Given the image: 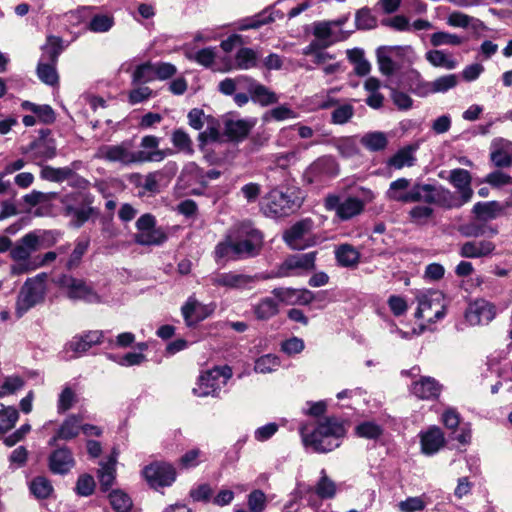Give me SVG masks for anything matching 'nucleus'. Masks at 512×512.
Masks as SVG:
<instances>
[{
  "label": "nucleus",
  "instance_id": "b1692460",
  "mask_svg": "<svg viewBox=\"0 0 512 512\" xmlns=\"http://www.w3.org/2000/svg\"><path fill=\"white\" fill-rule=\"evenodd\" d=\"M74 465L73 454L67 447L56 449L49 456V468L54 474H67Z\"/></svg>",
  "mask_w": 512,
  "mask_h": 512
},
{
  "label": "nucleus",
  "instance_id": "4d7b16f0",
  "mask_svg": "<svg viewBox=\"0 0 512 512\" xmlns=\"http://www.w3.org/2000/svg\"><path fill=\"white\" fill-rule=\"evenodd\" d=\"M30 491L36 498L45 499L53 492V487L46 477L38 476L31 481Z\"/></svg>",
  "mask_w": 512,
  "mask_h": 512
},
{
  "label": "nucleus",
  "instance_id": "f8f14e48",
  "mask_svg": "<svg viewBox=\"0 0 512 512\" xmlns=\"http://www.w3.org/2000/svg\"><path fill=\"white\" fill-rule=\"evenodd\" d=\"M316 252L291 255L287 257L273 273H269L272 278H283L294 275H300L303 272L315 268Z\"/></svg>",
  "mask_w": 512,
  "mask_h": 512
},
{
  "label": "nucleus",
  "instance_id": "e433bc0d",
  "mask_svg": "<svg viewBox=\"0 0 512 512\" xmlns=\"http://www.w3.org/2000/svg\"><path fill=\"white\" fill-rule=\"evenodd\" d=\"M62 50V39L57 36H48L46 43L42 46V55L39 62L57 64L58 57Z\"/></svg>",
  "mask_w": 512,
  "mask_h": 512
},
{
  "label": "nucleus",
  "instance_id": "393cba45",
  "mask_svg": "<svg viewBox=\"0 0 512 512\" xmlns=\"http://www.w3.org/2000/svg\"><path fill=\"white\" fill-rule=\"evenodd\" d=\"M442 390L439 382L429 376H423L419 380L413 382L411 392L417 398L422 400L436 399Z\"/></svg>",
  "mask_w": 512,
  "mask_h": 512
},
{
  "label": "nucleus",
  "instance_id": "c756f323",
  "mask_svg": "<svg viewBox=\"0 0 512 512\" xmlns=\"http://www.w3.org/2000/svg\"><path fill=\"white\" fill-rule=\"evenodd\" d=\"M117 454L113 452L105 462H100L98 480L103 491H108L116 479Z\"/></svg>",
  "mask_w": 512,
  "mask_h": 512
},
{
  "label": "nucleus",
  "instance_id": "f257e3e1",
  "mask_svg": "<svg viewBox=\"0 0 512 512\" xmlns=\"http://www.w3.org/2000/svg\"><path fill=\"white\" fill-rule=\"evenodd\" d=\"M302 444L315 453H328L341 445L347 433L345 422L334 416L320 420L313 430L308 425L299 428Z\"/></svg>",
  "mask_w": 512,
  "mask_h": 512
},
{
  "label": "nucleus",
  "instance_id": "0eeeda50",
  "mask_svg": "<svg viewBox=\"0 0 512 512\" xmlns=\"http://www.w3.org/2000/svg\"><path fill=\"white\" fill-rule=\"evenodd\" d=\"M231 376L232 370L230 367H214L200 375L197 386L193 388V393L198 397L217 396Z\"/></svg>",
  "mask_w": 512,
  "mask_h": 512
},
{
  "label": "nucleus",
  "instance_id": "423d86ee",
  "mask_svg": "<svg viewBox=\"0 0 512 512\" xmlns=\"http://www.w3.org/2000/svg\"><path fill=\"white\" fill-rule=\"evenodd\" d=\"M416 299L418 302V307L415 312L416 318H426L428 322L433 323L444 317V297L440 291H420L418 292Z\"/></svg>",
  "mask_w": 512,
  "mask_h": 512
},
{
  "label": "nucleus",
  "instance_id": "a211bd4d",
  "mask_svg": "<svg viewBox=\"0 0 512 512\" xmlns=\"http://www.w3.org/2000/svg\"><path fill=\"white\" fill-rule=\"evenodd\" d=\"M102 338L103 332L99 330L76 335L65 345V352L69 353L71 351L73 354L69 358H76L88 351L92 346L100 344Z\"/></svg>",
  "mask_w": 512,
  "mask_h": 512
},
{
  "label": "nucleus",
  "instance_id": "338daca9",
  "mask_svg": "<svg viewBox=\"0 0 512 512\" xmlns=\"http://www.w3.org/2000/svg\"><path fill=\"white\" fill-rule=\"evenodd\" d=\"M355 23L358 29L369 30L376 27L377 20L368 8H362L356 13Z\"/></svg>",
  "mask_w": 512,
  "mask_h": 512
},
{
  "label": "nucleus",
  "instance_id": "bb28decb",
  "mask_svg": "<svg viewBox=\"0 0 512 512\" xmlns=\"http://www.w3.org/2000/svg\"><path fill=\"white\" fill-rule=\"evenodd\" d=\"M421 450L425 455H433L444 446V435L439 427H430L420 434Z\"/></svg>",
  "mask_w": 512,
  "mask_h": 512
},
{
  "label": "nucleus",
  "instance_id": "4468645a",
  "mask_svg": "<svg viewBox=\"0 0 512 512\" xmlns=\"http://www.w3.org/2000/svg\"><path fill=\"white\" fill-rule=\"evenodd\" d=\"M297 206L298 204L291 198V195L275 188L265 197L263 211L269 217L279 218L289 215Z\"/></svg>",
  "mask_w": 512,
  "mask_h": 512
},
{
  "label": "nucleus",
  "instance_id": "412c9836",
  "mask_svg": "<svg viewBox=\"0 0 512 512\" xmlns=\"http://www.w3.org/2000/svg\"><path fill=\"white\" fill-rule=\"evenodd\" d=\"M399 86L408 89L418 97L429 96V81H425L421 73L414 68L402 73Z\"/></svg>",
  "mask_w": 512,
  "mask_h": 512
},
{
  "label": "nucleus",
  "instance_id": "603ef678",
  "mask_svg": "<svg viewBox=\"0 0 512 512\" xmlns=\"http://www.w3.org/2000/svg\"><path fill=\"white\" fill-rule=\"evenodd\" d=\"M114 25V18L108 14H95L89 21L87 29L94 33L108 32Z\"/></svg>",
  "mask_w": 512,
  "mask_h": 512
},
{
  "label": "nucleus",
  "instance_id": "473e14b6",
  "mask_svg": "<svg viewBox=\"0 0 512 512\" xmlns=\"http://www.w3.org/2000/svg\"><path fill=\"white\" fill-rule=\"evenodd\" d=\"M426 61L433 67L454 70L458 67V61L445 50L432 49L425 53Z\"/></svg>",
  "mask_w": 512,
  "mask_h": 512
},
{
  "label": "nucleus",
  "instance_id": "72a5a7b5",
  "mask_svg": "<svg viewBox=\"0 0 512 512\" xmlns=\"http://www.w3.org/2000/svg\"><path fill=\"white\" fill-rule=\"evenodd\" d=\"M259 62V54L248 47H241L234 56V64L230 69L249 70L256 68Z\"/></svg>",
  "mask_w": 512,
  "mask_h": 512
},
{
  "label": "nucleus",
  "instance_id": "79ce46f5",
  "mask_svg": "<svg viewBox=\"0 0 512 512\" xmlns=\"http://www.w3.org/2000/svg\"><path fill=\"white\" fill-rule=\"evenodd\" d=\"M360 143L369 151L377 152L384 150L388 145V139L384 132L374 131L364 134Z\"/></svg>",
  "mask_w": 512,
  "mask_h": 512
},
{
  "label": "nucleus",
  "instance_id": "680f3d73",
  "mask_svg": "<svg viewBox=\"0 0 512 512\" xmlns=\"http://www.w3.org/2000/svg\"><path fill=\"white\" fill-rule=\"evenodd\" d=\"M37 75L39 79L47 85H55L58 82L56 64L48 62H38Z\"/></svg>",
  "mask_w": 512,
  "mask_h": 512
},
{
  "label": "nucleus",
  "instance_id": "13d9d810",
  "mask_svg": "<svg viewBox=\"0 0 512 512\" xmlns=\"http://www.w3.org/2000/svg\"><path fill=\"white\" fill-rule=\"evenodd\" d=\"M109 501L115 512H129L132 508V500L121 490H113L109 494Z\"/></svg>",
  "mask_w": 512,
  "mask_h": 512
},
{
  "label": "nucleus",
  "instance_id": "dca6fc26",
  "mask_svg": "<svg viewBox=\"0 0 512 512\" xmlns=\"http://www.w3.org/2000/svg\"><path fill=\"white\" fill-rule=\"evenodd\" d=\"M495 316V306L484 299H477L472 302L465 312V318L472 326L488 324Z\"/></svg>",
  "mask_w": 512,
  "mask_h": 512
},
{
  "label": "nucleus",
  "instance_id": "f3484780",
  "mask_svg": "<svg viewBox=\"0 0 512 512\" xmlns=\"http://www.w3.org/2000/svg\"><path fill=\"white\" fill-rule=\"evenodd\" d=\"M214 311V305L203 304L194 296H190L181 308L182 316L187 326L191 327L209 317Z\"/></svg>",
  "mask_w": 512,
  "mask_h": 512
},
{
  "label": "nucleus",
  "instance_id": "5701e85b",
  "mask_svg": "<svg viewBox=\"0 0 512 512\" xmlns=\"http://www.w3.org/2000/svg\"><path fill=\"white\" fill-rule=\"evenodd\" d=\"M245 90L249 93L250 99L261 106L278 102V97L273 91L251 77H248Z\"/></svg>",
  "mask_w": 512,
  "mask_h": 512
},
{
  "label": "nucleus",
  "instance_id": "2eb2a0df",
  "mask_svg": "<svg viewBox=\"0 0 512 512\" xmlns=\"http://www.w3.org/2000/svg\"><path fill=\"white\" fill-rule=\"evenodd\" d=\"M339 173L336 160L331 156H322L312 162L304 172V179L310 183H324Z\"/></svg>",
  "mask_w": 512,
  "mask_h": 512
},
{
  "label": "nucleus",
  "instance_id": "ddd939ff",
  "mask_svg": "<svg viewBox=\"0 0 512 512\" xmlns=\"http://www.w3.org/2000/svg\"><path fill=\"white\" fill-rule=\"evenodd\" d=\"M142 474L154 489L169 487L176 480V469L168 462L156 461L144 467Z\"/></svg>",
  "mask_w": 512,
  "mask_h": 512
},
{
  "label": "nucleus",
  "instance_id": "a19ab883",
  "mask_svg": "<svg viewBox=\"0 0 512 512\" xmlns=\"http://www.w3.org/2000/svg\"><path fill=\"white\" fill-rule=\"evenodd\" d=\"M81 423V417L77 415L68 416L57 430V437L66 441L75 438L81 430Z\"/></svg>",
  "mask_w": 512,
  "mask_h": 512
},
{
  "label": "nucleus",
  "instance_id": "c85d7f7f",
  "mask_svg": "<svg viewBox=\"0 0 512 512\" xmlns=\"http://www.w3.org/2000/svg\"><path fill=\"white\" fill-rule=\"evenodd\" d=\"M335 259L338 266L343 268H356L360 263L361 253L351 244H340L334 251Z\"/></svg>",
  "mask_w": 512,
  "mask_h": 512
},
{
  "label": "nucleus",
  "instance_id": "9b49d317",
  "mask_svg": "<svg viewBox=\"0 0 512 512\" xmlns=\"http://www.w3.org/2000/svg\"><path fill=\"white\" fill-rule=\"evenodd\" d=\"M128 141L116 145H101L97 148L94 157L111 163H120L129 166L138 163L136 151L131 149Z\"/></svg>",
  "mask_w": 512,
  "mask_h": 512
},
{
  "label": "nucleus",
  "instance_id": "3c124183",
  "mask_svg": "<svg viewBox=\"0 0 512 512\" xmlns=\"http://www.w3.org/2000/svg\"><path fill=\"white\" fill-rule=\"evenodd\" d=\"M464 42V37L445 31H438L430 35V43L434 47L443 45L459 46Z\"/></svg>",
  "mask_w": 512,
  "mask_h": 512
},
{
  "label": "nucleus",
  "instance_id": "c9c22d12",
  "mask_svg": "<svg viewBox=\"0 0 512 512\" xmlns=\"http://www.w3.org/2000/svg\"><path fill=\"white\" fill-rule=\"evenodd\" d=\"M509 203L507 202L505 206L501 205L497 201H489V202H477L473 206V213L477 218L482 220H492L500 216L505 209L508 207Z\"/></svg>",
  "mask_w": 512,
  "mask_h": 512
},
{
  "label": "nucleus",
  "instance_id": "7ed1b4c3",
  "mask_svg": "<svg viewBox=\"0 0 512 512\" xmlns=\"http://www.w3.org/2000/svg\"><path fill=\"white\" fill-rule=\"evenodd\" d=\"M45 279L46 274L42 273L25 281L16 301L15 313L18 318H21L28 310L43 301Z\"/></svg>",
  "mask_w": 512,
  "mask_h": 512
},
{
  "label": "nucleus",
  "instance_id": "de8ad7c7",
  "mask_svg": "<svg viewBox=\"0 0 512 512\" xmlns=\"http://www.w3.org/2000/svg\"><path fill=\"white\" fill-rule=\"evenodd\" d=\"M458 84V76L456 74H447L440 76L429 82V95L435 93H445Z\"/></svg>",
  "mask_w": 512,
  "mask_h": 512
},
{
  "label": "nucleus",
  "instance_id": "8fccbe9b",
  "mask_svg": "<svg viewBox=\"0 0 512 512\" xmlns=\"http://www.w3.org/2000/svg\"><path fill=\"white\" fill-rule=\"evenodd\" d=\"M73 175L74 171L70 167L54 168L51 166H44L40 172L42 179L51 182H63L70 179Z\"/></svg>",
  "mask_w": 512,
  "mask_h": 512
},
{
  "label": "nucleus",
  "instance_id": "6e6d98bb",
  "mask_svg": "<svg viewBox=\"0 0 512 512\" xmlns=\"http://www.w3.org/2000/svg\"><path fill=\"white\" fill-rule=\"evenodd\" d=\"M205 125V130L198 136L200 146H204L209 142L218 141L220 138V126L217 120H215L213 117H209Z\"/></svg>",
  "mask_w": 512,
  "mask_h": 512
},
{
  "label": "nucleus",
  "instance_id": "1a4fd4ad",
  "mask_svg": "<svg viewBox=\"0 0 512 512\" xmlns=\"http://www.w3.org/2000/svg\"><path fill=\"white\" fill-rule=\"evenodd\" d=\"M324 207L328 211H335L340 220L347 221L363 212L365 202L357 197L349 196L341 200L339 195L328 194L324 199Z\"/></svg>",
  "mask_w": 512,
  "mask_h": 512
},
{
  "label": "nucleus",
  "instance_id": "39448f33",
  "mask_svg": "<svg viewBox=\"0 0 512 512\" xmlns=\"http://www.w3.org/2000/svg\"><path fill=\"white\" fill-rule=\"evenodd\" d=\"M268 273L249 275L237 271L217 272L210 276V282L215 287H223L228 290H250L257 282L271 279Z\"/></svg>",
  "mask_w": 512,
  "mask_h": 512
},
{
  "label": "nucleus",
  "instance_id": "052dcab7",
  "mask_svg": "<svg viewBox=\"0 0 512 512\" xmlns=\"http://www.w3.org/2000/svg\"><path fill=\"white\" fill-rule=\"evenodd\" d=\"M248 81V76H238L235 78H225L222 80L219 85V91L224 95H233L236 89H244L246 88V83Z\"/></svg>",
  "mask_w": 512,
  "mask_h": 512
},
{
  "label": "nucleus",
  "instance_id": "aec40b11",
  "mask_svg": "<svg viewBox=\"0 0 512 512\" xmlns=\"http://www.w3.org/2000/svg\"><path fill=\"white\" fill-rule=\"evenodd\" d=\"M82 195L80 193H72L63 197L61 203L64 206L66 216L72 217V223L76 228L81 227L95 213V209L90 206L76 207L72 201H77Z\"/></svg>",
  "mask_w": 512,
  "mask_h": 512
},
{
  "label": "nucleus",
  "instance_id": "f704fd0d",
  "mask_svg": "<svg viewBox=\"0 0 512 512\" xmlns=\"http://www.w3.org/2000/svg\"><path fill=\"white\" fill-rule=\"evenodd\" d=\"M160 140L161 139L155 135H146L141 138V150L136 151L138 163L156 162L151 157L160 150Z\"/></svg>",
  "mask_w": 512,
  "mask_h": 512
},
{
  "label": "nucleus",
  "instance_id": "58836bf2",
  "mask_svg": "<svg viewBox=\"0 0 512 512\" xmlns=\"http://www.w3.org/2000/svg\"><path fill=\"white\" fill-rule=\"evenodd\" d=\"M170 140L176 152H180L188 156L194 154L192 139L182 128L173 130Z\"/></svg>",
  "mask_w": 512,
  "mask_h": 512
},
{
  "label": "nucleus",
  "instance_id": "4c0bfd02",
  "mask_svg": "<svg viewBox=\"0 0 512 512\" xmlns=\"http://www.w3.org/2000/svg\"><path fill=\"white\" fill-rule=\"evenodd\" d=\"M466 203L467 202L463 201V198H461L460 196H457L455 193L451 192L450 190L442 186H438L434 201L435 205H438L446 209H452L460 208Z\"/></svg>",
  "mask_w": 512,
  "mask_h": 512
},
{
  "label": "nucleus",
  "instance_id": "09e8293b",
  "mask_svg": "<svg viewBox=\"0 0 512 512\" xmlns=\"http://www.w3.org/2000/svg\"><path fill=\"white\" fill-rule=\"evenodd\" d=\"M348 59L354 65V71L358 76H366L370 73L371 65L364 57L361 49L355 48L347 51Z\"/></svg>",
  "mask_w": 512,
  "mask_h": 512
},
{
  "label": "nucleus",
  "instance_id": "2f4dec72",
  "mask_svg": "<svg viewBox=\"0 0 512 512\" xmlns=\"http://www.w3.org/2000/svg\"><path fill=\"white\" fill-rule=\"evenodd\" d=\"M239 248L236 244L234 236L231 234V231L226 234L225 239L219 242L214 250L215 259L219 261L221 259L225 260H238L243 259L241 252H238Z\"/></svg>",
  "mask_w": 512,
  "mask_h": 512
},
{
  "label": "nucleus",
  "instance_id": "9d476101",
  "mask_svg": "<svg viewBox=\"0 0 512 512\" xmlns=\"http://www.w3.org/2000/svg\"><path fill=\"white\" fill-rule=\"evenodd\" d=\"M59 286L66 291L71 300H81L86 303H100L99 294L83 279L70 275H62L58 280Z\"/></svg>",
  "mask_w": 512,
  "mask_h": 512
},
{
  "label": "nucleus",
  "instance_id": "a18cd8bd",
  "mask_svg": "<svg viewBox=\"0 0 512 512\" xmlns=\"http://www.w3.org/2000/svg\"><path fill=\"white\" fill-rule=\"evenodd\" d=\"M459 231L465 237L474 238L481 236L493 237L498 233V229L496 227L475 222L462 225Z\"/></svg>",
  "mask_w": 512,
  "mask_h": 512
},
{
  "label": "nucleus",
  "instance_id": "864d4df0",
  "mask_svg": "<svg viewBox=\"0 0 512 512\" xmlns=\"http://www.w3.org/2000/svg\"><path fill=\"white\" fill-rule=\"evenodd\" d=\"M155 80L154 64L145 62L136 66L132 73L133 84H144Z\"/></svg>",
  "mask_w": 512,
  "mask_h": 512
},
{
  "label": "nucleus",
  "instance_id": "f03ea898",
  "mask_svg": "<svg viewBox=\"0 0 512 512\" xmlns=\"http://www.w3.org/2000/svg\"><path fill=\"white\" fill-rule=\"evenodd\" d=\"M39 237L33 233L24 235L10 250V256L15 262L11 266L13 275H22L35 270V257L32 253L38 250Z\"/></svg>",
  "mask_w": 512,
  "mask_h": 512
},
{
  "label": "nucleus",
  "instance_id": "20e7f679",
  "mask_svg": "<svg viewBox=\"0 0 512 512\" xmlns=\"http://www.w3.org/2000/svg\"><path fill=\"white\" fill-rule=\"evenodd\" d=\"M243 259L254 257L260 253L263 235L250 222H243L230 229Z\"/></svg>",
  "mask_w": 512,
  "mask_h": 512
},
{
  "label": "nucleus",
  "instance_id": "c03bdc74",
  "mask_svg": "<svg viewBox=\"0 0 512 512\" xmlns=\"http://www.w3.org/2000/svg\"><path fill=\"white\" fill-rule=\"evenodd\" d=\"M438 186L432 184L416 183L412 186V203L425 202L434 204Z\"/></svg>",
  "mask_w": 512,
  "mask_h": 512
},
{
  "label": "nucleus",
  "instance_id": "7c9ffc66",
  "mask_svg": "<svg viewBox=\"0 0 512 512\" xmlns=\"http://www.w3.org/2000/svg\"><path fill=\"white\" fill-rule=\"evenodd\" d=\"M494 249V243L488 240L468 241L462 244L459 253L464 258H481L490 255Z\"/></svg>",
  "mask_w": 512,
  "mask_h": 512
},
{
  "label": "nucleus",
  "instance_id": "6ab92c4d",
  "mask_svg": "<svg viewBox=\"0 0 512 512\" xmlns=\"http://www.w3.org/2000/svg\"><path fill=\"white\" fill-rule=\"evenodd\" d=\"M255 125L254 118L242 119L229 116L224 120V134L230 141L240 142L248 136Z\"/></svg>",
  "mask_w": 512,
  "mask_h": 512
},
{
  "label": "nucleus",
  "instance_id": "0e129e2a",
  "mask_svg": "<svg viewBox=\"0 0 512 512\" xmlns=\"http://www.w3.org/2000/svg\"><path fill=\"white\" fill-rule=\"evenodd\" d=\"M25 106L30 109L36 118L43 123L49 124L55 120L53 109L49 105H36L33 103H25Z\"/></svg>",
  "mask_w": 512,
  "mask_h": 512
},
{
  "label": "nucleus",
  "instance_id": "6e6552de",
  "mask_svg": "<svg viewBox=\"0 0 512 512\" xmlns=\"http://www.w3.org/2000/svg\"><path fill=\"white\" fill-rule=\"evenodd\" d=\"M314 222L310 218L302 219L293 224L283 234L285 243L294 250H303L314 246L316 240L312 237Z\"/></svg>",
  "mask_w": 512,
  "mask_h": 512
},
{
  "label": "nucleus",
  "instance_id": "69168bd1",
  "mask_svg": "<svg viewBox=\"0 0 512 512\" xmlns=\"http://www.w3.org/2000/svg\"><path fill=\"white\" fill-rule=\"evenodd\" d=\"M354 115V107L351 104L337 106L331 113V121L334 124H345Z\"/></svg>",
  "mask_w": 512,
  "mask_h": 512
},
{
  "label": "nucleus",
  "instance_id": "37998d69",
  "mask_svg": "<svg viewBox=\"0 0 512 512\" xmlns=\"http://www.w3.org/2000/svg\"><path fill=\"white\" fill-rule=\"evenodd\" d=\"M279 311L278 301L271 297L261 299L253 307V312L258 320H268Z\"/></svg>",
  "mask_w": 512,
  "mask_h": 512
},
{
  "label": "nucleus",
  "instance_id": "49530a36",
  "mask_svg": "<svg viewBox=\"0 0 512 512\" xmlns=\"http://www.w3.org/2000/svg\"><path fill=\"white\" fill-rule=\"evenodd\" d=\"M416 158L414 156V149L412 147H405L397 151L387 162L388 166L395 169H402L403 167H411L415 164Z\"/></svg>",
  "mask_w": 512,
  "mask_h": 512
},
{
  "label": "nucleus",
  "instance_id": "cd10ccee",
  "mask_svg": "<svg viewBox=\"0 0 512 512\" xmlns=\"http://www.w3.org/2000/svg\"><path fill=\"white\" fill-rule=\"evenodd\" d=\"M449 181L457 189L463 201L468 203L473 195L470 173L461 168L453 169L450 171Z\"/></svg>",
  "mask_w": 512,
  "mask_h": 512
},
{
  "label": "nucleus",
  "instance_id": "ea45409f",
  "mask_svg": "<svg viewBox=\"0 0 512 512\" xmlns=\"http://www.w3.org/2000/svg\"><path fill=\"white\" fill-rule=\"evenodd\" d=\"M166 239V234L159 228L139 231L133 236L134 242L142 246L160 245Z\"/></svg>",
  "mask_w": 512,
  "mask_h": 512
},
{
  "label": "nucleus",
  "instance_id": "a878e982",
  "mask_svg": "<svg viewBox=\"0 0 512 512\" xmlns=\"http://www.w3.org/2000/svg\"><path fill=\"white\" fill-rule=\"evenodd\" d=\"M385 197L389 201L400 203H412V187L407 178H398L392 181L385 192Z\"/></svg>",
  "mask_w": 512,
  "mask_h": 512
},
{
  "label": "nucleus",
  "instance_id": "4be33fe9",
  "mask_svg": "<svg viewBox=\"0 0 512 512\" xmlns=\"http://www.w3.org/2000/svg\"><path fill=\"white\" fill-rule=\"evenodd\" d=\"M25 152L29 155L31 160L37 164H41L56 156V145L54 140L41 137L31 142Z\"/></svg>",
  "mask_w": 512,
  "mask_h": 512
},
{
  "label": "nucleus",
  "instance_id": "774afa93",
  "mask_svg": "<svg viewBox=\"0 0 512 512\" xmlns=\"http://www.w3.org/2000/svg\"><path fill=\"white\" fill-rule=\"evenodd\" d=\"M313 35L315 38H319L325 42H331L333 45L336 40L332 38V22L319 21L313 24Z\"/></svg>",
  "mask_w": 512,
  "mask_h": 512
},
{
  "label": "nucleus",
  "instance_id": "e2e57ef3",
  "mask_svg": "<svg viewBox=\"0 0 512 512\" xmlns=\"http://www.w3.org/2000/svg\"><path fill=\"white\" fill-rule=\"evenodd\" d=\"M280 366V360L277 356L272 354H266L259 357L254 366V370L257 373H271Z\"/></svg>",
  "mask_w": 512,
  "mask_h": 512
},
{
  "label": "nucleus",
  "instance_id": "bf43d9fd",
  "mask_svg": "<svg viewBox=\"0 0 512 512\" xmlns=\"http://www.w3.org/2000/svg\"><path fill=\"white\" fill-rule=\"evenodd\" d=\"M19 419V412L14 407H5L0 410V435L11 430Z\"/></svg>",
  "mask_w": 512,
  "mask_h": 512
},
{
  "label": "nucleus",
  "instance_id": "5fc2aeb1",
  "mask_svg": "<svg viewBox=\"0 0 512 512\" xmlns=\"http://www.w3.org/2000/svg\"><path fill=\"white\" fill-rule=\"evenodd\" d=\"M186 57L189 60L195 61L196 63L205 68H209L213 65L215 61L216 52L215 48L207 47L195 52H187Z\"/></svg>",
  "mask_w": 512,
  "mask_h": 512
}]
</instances>
